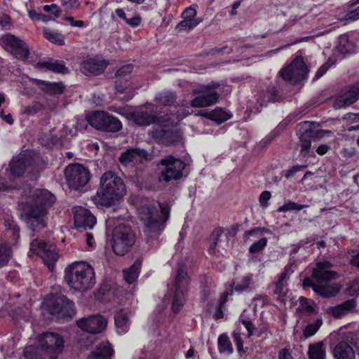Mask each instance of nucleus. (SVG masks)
I'll return each mask as SVG.
<instances>
[{"label":"nucleus","mask_w":359,"mask_h":359,"mask_svg":"<svg viewBox=\"0 0 359 359\" xmlns=\"http://www.w3.org/2000/svg\"><path fill=\"white\" fill-rule=\"evenodd\" d=\"M55 200V196L47 189L34 191L32 199L23 208L25 221L33 231H40L46 226L47 210Z\"/></svg>","instance_id":"1"},{"label":"nucleus","mask_w":359,"mask_h":359,"mask_svg":"<svg viewBox=\"0 0 359 359\" xmlns=\"http://www.w3.org/2000/svg\"><path fill=\"white\" fill-rule=\"evenodd\" d=\"M332 265L329 262H318L313 268L311 278L303 281L304 287H311L315 292L324 297H332L340 290L337 284L330 282L337 278V273L332 270Z\"/></svg>","instance_id":"2"},{"label":"nucleus","mask_w":359,"mask_h":359,"mask_svg":"<svg viewBox=\"0 0 359 359\" xmlns=\"http://www.w3.org/2000/svg\"><path fill=\"white\" fill-rule=\"evenodd\" d=\"M160 212L154 205L144 204L138 208L140 220L144 224V233L149 242L150 239L157 238L164 230L167 220L170 217V208L167 204L159 203Z\"/></svg>","instance_id":"3"},{"label":"nucleus","mask_w":359,"mask_h":359,"mask_svg":"<svg viewBox=\"0 0 359 359\" xmlns=\"http://www.w3.org/2000/svg\"><path fill=\"white\" fill-rule=\"evenodd\" d=\"M125 191L122 179L111 171L106 172L100 178L96 196L97 203L104 206H110L123 197Z\"/></svg>","instance_id":"4"},{"label":"nucleus","mask_w":359,"mask_h":359,"mask_svg":"<svg viewBox=\"0 0 359 359\" xmlns=\"http://www.w3.org/2000/svg\"><path fill=\"white\" fill-rule=\"evenodd\" d=\"M65 280L74 290L85 292L95 283L94 269L85 262L72 263L65 270Z\"/></svg>","instance_id":"5"},{"label":"nucleus","mask_w":359,"mask_h":359,"mask_svg":"<svg viewBox=\"0 0 359 359\" xmlns=\"http://www.w3.org/2000/svg\"><path fill=\"white\" fill-rule=\"evenodd\" d=\"M35 171L34 160L29 154H21L13 158L6 169L5 177H0V191L13 189L15 185L13 182L15 179L20 177L25 172L34 174Z\"/></svg>","instance_id":"6"},{"label":"nucleus","mask_w":359,"mask_h":359,"mask_svg":"<svg viewBox=\"0 0 359 359\" xmlns=\"http://www.w3.org/2000/svg\"><path fill=\"white\" fill-rule=\"evenodd\" d=\"M114 218L109 217L106 221L107 229H113L111 247L114 253L123 256L135 243V236L130 226L125 223L114 227Z\"/></svg>","instance_id":"7"},{"label":"nucleus","mask_w":359,"mask_h":359,"mask_svg":"<svg viewBox=\"0 0 359 359\" xmlns=\"http://www.w3.org/2000/svg\"><path fill=\"white\" fill-rule=\"evenodd\" d=\"M190 278L184 264H178L174 278L173 285L175 292L172 304V310L174 313L180 311L184 302V297L188 292V286Z\"/></svg>","instance_id":"8"},{"label":"nucleus","mask_w":359,"mask_h":359,"mask_svg":"<svg viewBox=\"0 0 359 359\" xmlns=\"http://www.w3.org/2000/svg\"><path fill=\"white\" fill-rule=\"evenodd\" d=\"M220 86L218 82H211L201 85L192 90L193 94L198 95L191 102L193 107H206L217 102L219 95L215 90Z\"/></svg>","instance_id":"9"},{"label":"nucleus","mask_w":359,"mask_h":359,"mask_svg":"<svg viewBox=\"0 0 359 359\" xmlns=\"http://www.w3.org/2000/svg\"><path fill=\"white\" fill-rule=\"evenodd\" d=\"M158 167L161 170L160 181L168 182L171 180H179L182 177L185 163L179 158L168 156L161 160Z\"/></svg>","instance_id":"10"},{"label":"nucleus","mask_w":359,"mask_h":359,"mask_svg":"<svg viewBox=\"0 0 359 359\" xmlns=\"http://www.w3.org/2000/svg\"><path fill=\"white\" fill-rule=\"evenodd\" d=\"M89 124L96 129L115 133L122 128L121 122L105 111H95L88 116Z\"/></svg>","instance_id":"11"},{"label":"nucleus","mask_w":359,"mask_h":359,"mask_svg":"<svg viewBox=\"0 0 359 359\" xmlns=\"http://www.w3.org/2000/svg\"><path fill=\"white\" fill-rule=\"evenodd\" d=\"M65 177L67 184L70 188L79 189L88 184L90 174L88 168L76 163L66 167Z\"/></svg>","instance_id":"12"},{"label":"nucleus","mask_w":359,"mask_h":359,"mask_svg":"<svg viewBox=\"0 0 359 359\" xmlns=\"http://www.w3.org/2000/svg\"><path fill=\"white\" fill-rule=\"evenodd\" d=\"M0 44L6 51L18 60L25 61L29 57V50L27 44L11 34L1 36Z\"/></svg>","instance_id":"13"},{"label":"nucleus","mask_w":359,"mask_h":359,"mask_svg":"<svg viewBox=\"0 0 359 359\" xmlns=\"http://www.w3.org/2000/svg\"><path fill=\"white\" fill-rule=\"evenodd\" d=\"M40 348L49 355L50 359H57L64 348V340L57 334L46 332L42 334L39 338Z\"/></svg>","instance_id":"14"},{"label":"nucleus","mask_w":359,"mask_h":359,"mask_svg":"<svg viewBox=\"0 0 359 359\" xmlns=\"http://www.w3.org/2000/svg\"><path fill=\"white\" fill-rule=\"evenodd\" d=\"M308 72L303 58L297 57L288 66L280 72V75L285 81L298 83L305 79Z\"/></svg>","instance_id":"15"},{"label":"nucleus","mask_w":359,"mask_h":359,"mask_svg":"<svg viewBox=\"0 0 359 359\" xmlns=\"http://www.w3.org/2000/svg\"><path fill=\"white\" fill-rule=\"evenodd\" d=\"M49 311L52 316L58 319L72 318L76 313L74 303L64 295H60L53 299L49 306Z\"/></svg>","instance_id":"16"},{"label":"nucleus","mask_w":359,"mask_h":359,"mask_svg":"<svg viewBox=\"0 0 359 359\" xmlns=\"http://www.w3.org/2000/svg\"><path fill=\"white\" fill-rule=\"evenodd\" d=\"M359 97V81L353 85L342 88L339 93L333 97L332 107L339 109L354 103Z\"/></svg>","instance_id":"17"},{"label":"nucleus","mask_w":359,"mask_h":359,"mask_svg":"<svg viewBox=\"0 0 359 359\" xmlns=\"http://www.w3.org/2000/svg\"><path fill=\"white\" fill-rule=\"evenodd\" d=\"M30 251L41 257L48 267L58 258V254L52 244L38 239L33 240L30 243Z\"/></svg>","instance_id":"18"},{"label":"nucleus","mask_w":359,"mask_h":359,"mask_svg":"<svg viewBox=\"0 0 359 359\" xmlns=\"http://www.w3.org/2000/svg\"><path fill=\"white\" fill-rule=\"evenodd\" d=\"M76 229H91L96 224L95 217L86 208L76 206L72 210Z\"/></svg>","instance_id":"19"},{"label":"nucleus","mask_w":359,"mask_h":359,"mask_svg":"<svg viewBox=\"0 0 359 359\" xmlns=\"http://www.w3.org/2000/svg\"><path fill=\"white\" fill-rule=\"evenodd\" d=\"M77 325L83 331L96 334L101 332L104 329L107 321L102 316L94 315L79 320Z\"/></svg>","instance_id":"20"},{"label":"nucleus","mask_w":359,"mask_h":359,"mask_svg":"<svg viewBox=\"0 0 359 359\" xmlns=\"http://www.w3.org/2000/svg\"><path fill=\"white\" fill-rule=\"evenodd\" d=\"M107 65L108 62L105 60L95 57L83 61L80 69L86 76H97L102 74Z\"/></svg>","instance_id":"21"},{"label":"nucleus","mask_w":359,"mask_h":359,"mask_svg":"<svg viewBox=\"0 0 359 359\" xmlns=\"http://www.w3.org/2000/svg\"><path fill=\"white\" fill-rule=\"evenodd\" d=\"M311 122L304 121L297 126V135H299V142L302 147L300 154L305 156L311 145V137L313 136V130H311Z\"/></svg>","instance_id":"22"},{"label":"nucleus","mask_w":359,"mask_h":359,"mask_svg":"<svg viewBox=\"0 0 359 359\" xmlns=\"http://www.w3.org/2000/svg\"><path fill=\"white\" fill-rule=\"evenodd\" d=\"M132 118L139 126H148L156 120V114L151 104L142 107L132 114Z\"/></svg>","instance_id":"23"},{"label":"nucleus","mask_w":359,"mask_h":359,"mask_svg":"<svg viewBox=\"0 0 359 359\" xmlns=\"http://www.w3.org/2000/svg\"><path fill=\"white\" fill-rule=\"evenodd\" d=\"M356 306L355 299H348L342 304L334 306H330L327 309L326 312L332 315L334 318H339L353 311Z\"/></svg>","instance_id":"24"},{"label":"nucleus","mask_w":359,"mask_h":359,"mask_svg":"<svg viewBox=\"0 0 359 359\" xmlns=\"http://www.w3.org/2000/svg\"><path fill=\"white\" fill-rule=\"evenodd\" d=\"M147 152L144 149H130L121 155L119 161L123 165H128L130 163H137L142 159H147Z\"/></svg>","instance_id":"25"},{"label":"nucleus","mask_w":359,"mask_h":359,"mask_svg":"<svg viewBox=\"0 0 359 359\" xmlns=\"http://www.w3.org/2000/svg\"><path fill=\"white\" fill-rule=\"evenodd\" d=\"M292 265L287 264L284 268V271L280 275L278 280L275 283V290L273 293L275 294L283 297L287 292V281L289 279V274L292 273Z\"/></svg>","instance_id":"26"},{"label":"nucleus","mask_w":359,"mask_h":359,"mask_svg":"<svg viewBox=\"0 0 359 359\" xmlns=\"http://www.w3.org/2000/svg\"><path fill=\"white\" fill-rule=\"evenodd\" d=\"M128 310L121 309L116 311L114 315V322L119 334H123L127 332L129 326Z\"/></svg>","instance_id":"27"},{"label":"nucleus","mask_w":359,"mask_h":359,"mask_svg":"<svg viewBox=\"0 0 359 359\" xmlns=\"http://www.w3.org/2000/svg\"><path fill=\"white\" fill-rule=\"evenodd\" d=\"M112 354L111 345L108 341H104L99 344L88 359H110Z\"/></svg>","instance_id":"28"},{"label":"nucleus","mask_w":359,"mask_h":359,"mask_svg":"<svg viewBox=\"0 0 359 359\" xmlns=\"http://www.w3.org/2000/svg\"><path fill=\"white\" fill-rule=\"evenodd\" d=\"M336 359H355V352L353 348L346 342H339L334 349Z\"/></svg>","instance_id":"29"},{"label":"nucleus","mask_w":359,"mask_h":359,"mask_svg":"<svg viewBox=\"0 0 359 359\" xmlns=\"http://www.w3.org/2000/svg\"><path fill=\"white\" fill-rule=\"evenodd\" d=\"M39 65L51 72L58 74H66L69 73L68 69L65 67L64 61L50 59L48 61L39 62Z\"/></svg>","instance_id":"30"},{"label":"nucleus","mask_w":359,"mask_h":359,"mask_svg":"<svg viewBox=\"0 0 359 359\" xmlns=\"http://www.w3.org/2000/svg\"><path fill=\"white\" fill-rule=\"evenodd\" d=\"M278 93L274 87H269L266 90L262 91L257 97V102L261 106H267L270 102H274L278 100Z\"/></svg>","instance_id":"31"},{"label":"nucleus","mask_w":359,"mask_h":359,"mask_svg":"<svg viewBox=\"0 0 359 359\" xmlns=\"http://www.w3.org/2000/svg\"><path fill=\"white\" fill-rule=\"evenodd\" d=\"M149 134L151 137L154 139L156 142L161 144H168L170 142H173L174 140H170L168 137L173 135L170 130H166L161 128H157L149 130Z\"/></svg>","instance_id":"32"},{"label":"nucleus","mask_w":359,"mask_h":359,"mask_svg":"<svg viewBox=\"0 0 359 359\" xmlns=\"http://www.w3.org/2000/svg\"><path fill=\"white\" fill-rule=\"evenodd\" d=\"M141 262V260L137 259L128 269L123 271L124 279L129 284L134 283L140 273Z\"/></svg>","instance_id":"33"},{"label":"nucleus","mask_w":359,"mask_h":359,"mask_svg":"<svg viewBox=\"0 0 359 359\" xmlns=\"http://www.w3.org/2000/svg\"><path fill=\"white\" fill-rule=\"evenodd\" d=\"M308 356L309 359H325V351L323 348V342L311 344L309 346Z\"/></svg>","instance_id":"34"},{"label":"nucleus","mask_w":359,"mask_h":359,"mask_svg":"<svg viewBox=\"0 0 359 359\" xmlns=\"http://www.w3.org/2000/svg\"><path fill=\"white\" fill-rule=\"evenodd\" d=\"M207 117L220 123L229 120L231 117V114L222 108L217 107L208 113Z\"/></svg>","instance_id":"35"},{"label":"nucleus","mask_w":359,"mask_h":359,"mask_svg":"<svg viewBox=\"0 0 359 359\" xmlns=\"http://www.w3.org/2000/svg\"><path fill=\"white\" fill-rule=\"evenodd\" d=\"M43 33L44 37L52 43L58 45H63L65 43L64 36L58 32L45 28L43 29Z\"/></svg>","instance_id":"36"},{"label":"nucleus","mask_w":359,"mask_h":359,"mask_svg":"<svg viewBox=\"0 0 359 359\" xmlns=\"http://www.w3.org/2000/svg\"><path fill=\"white\" fill-rule=\"evenodd\" d=\"M218 349L221 353L231 354L233 352L232 344L227 335L223 334L218 338Z\"/></svg>","instance_id":"37"},{"label":"nucleus","mask_w":359,"mask_h":359,"mask_svg":"<svg viewBox=\"0 0 359 359\" xmlns=\"http://www.w3.org/2000/svg\"><path fill=\"white\" fill-rule=\"evenodd\" d=\"M176 95L174 92L164 91L156 97L158 102L163 105H172L176 102Z\"/></svg>","instance_id":"38"},{"label":"nucleus","mask_w":359,"mask_h":359,"mask_svg":"<svg viewBox=\"0 0 359 359\" xmlns=\"http://www.w3.org/2000/svg\"><path fill=\"white\" fill-rule=\"evenodd\" d=\"M40 347L35 346H27L24 351V357L25 359H43Z\"/></svg>","instance_id":"39"},{"label":"nucleus","mask_w":359,"mask_h":359,"mask_svg":"<svg viewBox=\"0 0 359 359\" xmlns=\"http://www.w3.org/2000/svg\"><path fill=\"white\" fill-rule=\"evenodd\" d=\"M323 324V320L321 318H318L313 323H311L306 325L305 329L304 330V335L305 337L308 338L313 335H314L317 331L319 330L320 326Z\"/></svg>","instance_id":"40"},{"label":"nucleus","mask_w":359,"mask_h":359,"mask_svg":"<svg viewBox=\"0 0 359 359\" xmlns=\"http://www.w3.org/2000/svg\"><path fill=\"white\" fill-rule=\"evenodd\" d=\"M11 257V248L6 244H0V267L7 264Z\"/></svg>","instance_id":"41"},{"label":"nucleus","mask_w":359,"mask_h":359,"mask_svg":"<svg viewBox=\"0 0 359 359\" xmlns=\"http://www.w3.org/2000/svg\"><path fill=\"white\" fill-rule=\"evenodd\" d=\"M339 51L341 53H348L351 50V44L349 42L347 34H342L339 37Z\"/></svg>","instance_id":"42"},{"label":"nucleus","mask_w":359,"mask_h":359,"mask_svg":"<svg viewBox=\"0 0 359 359\" xmlns=\"http://www.w3.org/2000/svg\"><path fill=\"white\" fill-rule=\"evenodd\" d=\"M201 22L200 20H190L183 19L181 22L178 23L176 28L180 31L182 30H191L196 27Z\"/></svg>","instance_id":"43"},{"label":"nucleus","mask_w":359,"mask_h":359,"mask_svg":"<svg viewBox=\"0 0 359 359\" xmlns=\"http://www.w3.org/2000/svg\"><path fill=\"white\" fill-rule=\"evenodd\" d=\"M64 89L65 86L62 83H50L46 86V93L50 95H60Z\"/></svg>","instance_id":"44"},{"label":"nucleus","mask_w":359,"mask_h":359,"mask_svg":"<svg viewBox=\"0 0 359 359\" xmlns=\"http://www.w3.org/2000/svg\"><path fill=\"white\" fill-rule=\"evenodd\" d=\"M297 311L307 314L316 313L314 306L309 304L306 298H300V306L297 308Z\"/></svg>","instance_id":"45"},{"label":"nucleus","mask_w":359,"mask_h":359,"mask_svg":"<svg viewBox=\"0 0 359 359\" xmlns=\"http://www.w3.org/2000/svg\"><path fill=\"white\" fill-rule=\"evenodd\" d=\"M43 106L39 102H34L31 104L25 107L22 113L28 116H32L40 111Z\"/></svg>","instance_id":"46"},{"label":"nucleus","mask_w":359,"mask_h":359,"mask_svg":"<svg viewBox=\"0 0 359 359\" xmlns=\"http://www.w3.org/2000/svg\"><path fill=\"white\" fill-rule=\"evenodd\" d=\"M252 278V275H248L247 276L243 277L241 282L235 286V291L238 292H242L248 290L251 283Z\"/></svg>","instance_id":"47"},{"label":"nucleus","mask_w":359,"mask_h":359,"mask_svg":"<svg viewBox=\"0 0 359 359\" xmlns=\"http://www.w3.org/2000/svg\"><path fill=\"white\" fill-rule=\"evenodd\" d=\"M267 243L268 239L263 237L249 248V252L252 254L260 252L266 246Z\"/></svg>","instance_id":"48"},{"label":"nucleus","mask_w":359,"mask_h":359,"mask_svg":"<svg viewBox=\"0 0 359 359\" xmlns=\"http://www.w3.org/2000/svg\"><path fill=\"white\" fill-rule=\"evenodd\" d=\"M305 207L303 205H299L294 202L289 201L283 205L278 208V212H287L290 210H301Z\"/></svg>","instance_id":"49"},{"label":"nucleus","mask_w":359,"mask_h":359,"mask_svg":"<svg viewBox=\"0 0 359 359\" xmlns=\"http://www.w3.org/2000/svg\"><path fill=\"white\" fill-rule=\"evenodd\" d=\"M240 330L237 328L232 333L234 342L236 344L238 351L241 354L245 352L243 349V343L241 337Z\"/></svg>","instance_id":"50"},{"label":"nucleus","mask_w":359,"mask_h":359,"mask_svg":"<svg viewBox=\"0 0 359 359\" xmlns=\"http://www.w3.org/2000/svg\"><path fill=\"white\" fill-rule=\"evenodd\" d=\"M133 69V66L128 64L120 67L116 72L115 76L116 78H123L130 74Z\"/></svg>","instance_id":"51"},{"label":"nucleus","mask_w":359,"mask_h":359,"mask_svg":"<svg viewBox=\"0 0 359 359\" xmlns=\"http://www.w3.org/2000/svg\"><path fill=\"white\" fill-rule=\"evenodd\" d=\"M5 226L7 228L8 232H11V233L15 237V238H18L20 235V229L13 222L6 221Z\"/></svg>","instance_id":"52"},{"label":"nucleus","mask_w":359,"mask_h":359,"mask_svg":"<svg viewBox=\"0 0 359 359\" xmlns=\"http://www.w3.org/2000/svg\"><path fill=\"white\" fill-rule=\"evenodd\" d=\"M43 10L46 13H51L56 18H59L61 14V10L55 4H53L51 5H46L43 6Z\"/></svg>","instance_id":"53"},{"label":"nucleus","mask_w":359,"mask_h":359,"mask_svg":"<svg viewBox=\"0 0 359 359\" xmlns=\"http://www.w3.org/2000/svg\"><path fill=\"white\" fill-rule=\"evenodd\" d=\"M196 15V11L195 8L192 7L187 8L185 9L182 13V17L183 19L195 20V16Z\"/></svg>","instance_id":"54"},{"label":"nucleus","mask_w":359,"mask_h":359,"mask_svg":"<svg viewBox=\"0 0 359 359\" xmlns=\"http://www.w3.org/2000/svg\"><path fill=\"white\" fill-rule=\"evenodd\" d=\"M267 230L265 228H255L253 229L249 230L245 233V239L248 240L251 236H260L264 233V232H266Z\"/></svg>","instance_id":"55"},{"label":"nucleus","mask_w":359,"mask_h":359,"mask_svg":"<svg viewBox=\"0 0 359 359\" xmlns=\"http://www.w3.org/2000/svg\"><path fill=\"white\" fill-rule=\"evenodd\" d=\"M271 194L270 191H263L260 194L259 198L260 205L264 208L267 207L269 205L268 201L271 198Z\"/></svg>","instance_id":"56"},{"label":"nucleus","mask_w":359,"mask_h":359,"mask_svg":"<svg viewBox=\"0 0 359 359\" xmlns=\"http://www.w3.org/2000/svg\"><path fill=\"white\" fill-rule=\"evenodd\" d=\"M344 19L346 20H352L355 21L359 19V6L356 8L348 12L345 16Z\"/></svg>","instance_id":"57"},{"label":"nucleus","mask_w":359,"mask_h":359,"mask_svg":"<svg viewBox=\"0 0 359 359\" xmlns=\"http://www.w3.org/2000/svg\"><path fill=\"white\" fill-rule=\"evenodd\" d=\"M240 321L245 326L246 330H248V337H251L253 334V330H255V326L248 319H242L241 318Z\"/></svg>","instance_id":"58"},{"label":"nucleus","mask_w":359,"mask_h":359,"mask_svg":"<svg viewBox=\"0 0 359 359\" xmlns=\"http://www.w3.org/2000/svg\"><path fill=\"white\" fill-rule=\"evenodd\" d=\"M62 5L66 11H69L79 6L77 0H61Z\"/></svg>","instance_id":"59"},{"label":"nucleus","mask_w":359,"mask_h":359,"mask_svg":"<svg viewBox=\"0 0 359 359\" xmlns=\"http://www.w3.org/2000/svg\"><path fill=\"white\" fill-rule=\"evenodd\" d=\"M342 119L344 121H346L348 122H350L351 123H354L359 121V113L354 114V113H347L346 114Z\"/></svg>","instance_id":"60"},{"label":"nucleus","mask_w":359,"mask_h":359,"mask_svg":"<svg viewBox=\"0 0 359 359\" xmlns=\"http://www.w3.org/2000/svg\"><path fill=\"white\" fill-rule=\"evenodd\" d=\"M224 230L222 228L215 229L211 233L210 241L218 243L220 236L222 235Z\"/></svg>","instance_id":"61"},{"label":"nucleus","mask_w":359,"mask_h":359,"mask_svg":"<svg viewBox=\"0 0 359 359\" xmlns=\"http://www.w3.org/2000/svg\"><path fill=\"white\" fill-rule=\"evenodd\" d=\"M306 168V165H295V166H293L291 169H290L289 170L287 171L286 174H285V177L286 178H290L291 177L293 176V175L301 170H303L304 168Z\"/></svg>","instance_id":"62"},{"label":"nucleus","mask_w":359,"mask_h":359,"mask_svg":"<svg viewBox=\"0 0 359 359\" xmlns=\"http://www.w3.org/2000/svg\"><path fill=\"white\" fill-rule=\"evenodd\" d=\"M64 20L67 21L73 27H82L84 25L83 21H76L73 17H66L64 18Z\"/></svg>","instance_id":"63"},{"label":"nucleus","mask_w":359,"mask_h":359,"mask_svg":"<svg viewBox=\"0 0 359 359\" xmlns=\"http://www.w3.org/2000/svg\"><path fill=\"white\" fill-rule=\"evenodd\" d=\"M126 22L129 25L135 27L140 25L141 22V18L139 16H135L130 19H127Z\"/></svg>","instance_id":"64"}]
</instances>
